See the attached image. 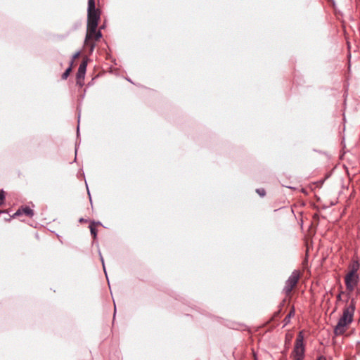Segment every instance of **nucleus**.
<instances>
[{"instance_id":"obj_4","label":"nucleus","mask_w":360,"mask_h":360,"mask_svg":"<svg viewBox=\"0 0 360 360\" xmlns=\"http://www.w3.org/2000/svg\"><path fill=\"white\" fill-rule=\"evenodd\" d=\"M304 336L302 332L300 331L296 338L294 349L292 352L295 360H302L304 354Z\"/></svg>"},{"instance_id":"obj_10","label":"nucleus","mask_w":360,"mask_h":360,"mask_svg":"<svg viewBox=\"0 0 360 360\" xmlns=\"http://www.w3.org/2000/svg\"><path fill=\"white\" fill-rule=\"evenodd\" d=\"M71 66L72 65H70V66L63 73V75H62L63 79H66L68 77L70 72H71V70H72Z\"/></svg>"},{"instance_id":"obj_9","label":"nucleus","mask_w":360,"mask_h":360,"mask_svg":"<svg viewBox=\"0 0 360 360\" xmlns=\"http://www.w3.org/2000/svg\"><path fill=\"white\" fill-rule=\"evenodd\" d=\"M89 228H90L91 234L93 236L94 238H96V236H97V232H96V229L93 223L91 224H90Z\"/></svg>"},{"instance_id":"obj_3","label":"nucleus","mask_w":360,"mask_h":360,"mask_svg":"<svg viewBox=\"0 0 360 360\" xmlns=\"http://www.w3.org/2000/svg\"><path fill=\"white\" fill-rule=\"evenodd\" d=\"M359 267V264L357 262H356L354 264H353L352 270L349 271L345 277V282L346 289L348 292V295H349L350 293L354 290L359 283V276L357 274Z\"/></svg>"},{"instance_id":"obj_12","label":"nucleus","mask_w":360,"mask_h":360,"mask_svg":"<svg viewBox=\"0 0 360 360\" xmlns=\"http://www.w3.org/2000/svg\"><path fill=\"white\" fill-rule=\"evenodd\" d=\"M4 192L3 191H0V205H1L4 203Z\"/></svg>"},{"instance_id":"obj_7","label":"nucleus","mask_w":360,"mask_h":360,"mask_svg":"<svg viewBox=\"0 0 360 360\" xmlns=\"http://www.w3.org/2000/svg\"><path fill=\"white\" fill-rule=\"evenodd\" d=\"M87 66V61L84 60L82 63L79 65L78 72H77V78H84Z\"/></svg>"},{"instance_id":"obj_2","label":"nucleus","mask_w":360,"mask_h":360,"mask_svg":"<svg viewBox=\"0 0 360 360\" xmlns=\"http://www.w3.org/2000/svg\"><path fill=\"white\" fill-rule=\"evenodd\" d=\"M355 307V299L351 298L350 302L344 308L342 315L334 328L335 335H342L346 331L348 326L353 321Z\"/></svg>"},{"instance_id":"obj_13","label":"nucleus","mask_w":360,"mask_h":360,"mask_svg":"<svg viewBox=\"0 0 360 360\" xmlns=\"http://www.w3.org/2000/svg\"><path fill=\"white\" fill-rule=\"evenodd\" d=\"M79 54H80V52H79V51H78V52L75 53L73 55V56H72V59L71 63H70V65H72V63H73L74 60H75L77 58H78V57H79Z\"/></svg>"},{"instance_id":"obj_6","label":"nucleus","mask_w":360,"mask_h":360,"mask_svg":"<svg viewBox=\"0 0 360 360\" xmlns=\"http://www.w3.org/2000/svg\"><path fill=\"white\" fill-rule=\"evenodd\" d=\"M22 214H25L31 217L34 215V212L30 207L27 206L22 207L21 208L18 209V211L14 214V217Z\"/></svg>"},{"instance_id":"obj_16","label":"nucleus","mask_w":360,"mask_h":360,"mask_svg":"<svg viewBox=\"0 0 360 360\" xmlns=\"http://www.w3.org/2000/svg\"><path fill=\"white\" fill-rule=\"evenodd\" d=\"M94 38L96 39V33L93 34V37L90 40H91ZM89 42L92 43L91 41H89Z\"/></svg>"},{"instance_id":"obj_1","label":"nucleus","mask_w":360,"mask_h":360,"mask_svg":"<svg viewBox=\"0 0 360 360\" xmlns=\"http://www.w3.org/2000/svg\"><path fill=\"white\" fill-rule=\"evenodd\" d=\"M87 14V32L85 38V46L89 47L90 51H93L95 44L90 43L93 34L96 33V40H98L102 34L100 31H96L98 20L100 19L99 11L96 8L95 1L88 0Z\"/></svg>"},{"instance_id":"obj_15","label":"nucleus","mask_w":360,"mask_h":360,"mask_svg":"<svg viewBox=\"0 0 360 360\" xmlns=\"http://www.w3.org/2000/svg\"><path fill=\"white\" fill-rule=\"evenodd\" d=\"M317 360H326V358H325L324 356H319V357L318 358V359H317Z\"/></svg>"},{"instance_id":"obj_5","label":"nucleus","mask_w":360,"mask_h":360,"mask_svg":"<svg viewBox=\"0 0 360 360\" xmlns=\"http://www.w3.org/2000/svg\"><path fill=\"white\" fill-rule=\"evenodd\" d=\"M299 279V272L297 271H294L289 276L288 279L286 281L285 287L283 288V291L287 296H288L291 293L292 289L297 284Z\"/></svg>"},{"instance_id":"obj_11","label":"nucleus","mask_w":360,"mask_h":360,"mask_svg":"<svg viewBox=\"0 0 360 360\" xmlns=\"http://www.w3.org/2000/svg\"><path fill=\"white\" fill-rule=\"evenodd\" d=\"M256 191L262 197H264L266 194V192L263 188L257 189Z\"/></svg>"},{"instance_id":"obj_17","label":"nucleus","mask_w":360,"mask_h":360,"mask_svg":"<svg viewBox=\"0 0 360 360\" xmlns=\"http://www.w3.org/2000/svg\"><path fill=\"white\" fill-rule=\"evenodd\" d=\"M101 262H102V263H103V268L105 269V267H104L103 259V257H101Z\"/></svg>"},{"instance_id":"obj_8","label":"nucleus","mask_w":360,"mask_h":360,"mask_svg":"<svg viewBox=\"0 0 360 360\" xmlns=\"http://www.w3.org/2000/svg\"><path fill=\"white\" fill-rule=\"evenodd\" d=\"M294 315H295V310H294V308H292L288 314L284 319L285 325L288 324L290 322L291 317L294 316Z\"/></svg>"},{"instance_id":"obj_14","label":"nucleus","mask_w":360,"mask_h":360,"mask_svg":"<svg viewBox=\"0 0 360 360\" xmlns=\"http://www.w3.org/2000/svg\"><path fill=\"white\" fill-rule=\"evenodd\" d=\"M343 293V292H341L340 294L338 295L337 296V299L338 300H341V295Z\"/></svg>"}]
</instances>
